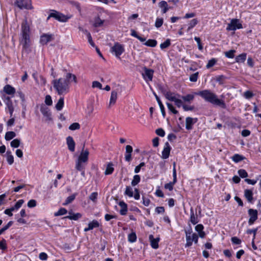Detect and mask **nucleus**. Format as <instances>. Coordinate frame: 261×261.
<instances>
[{"label":"nucleus","instance_id":"864d4df0","mask_svg":"<svg viewBox=\"0 0 261 261\" xmlns=\"http://www.w3.org/2000/svg\"><path fill=\"white\" fill-rule=\"evenodd\" d=\"M236 50L231 49L224 53L225 56L228 58H233L234 57Z\"/></svg>","mask_w":261,"mask_h":261},{"label":"nucleus","instance_id":"f03ea898","mask_svg":"<svg viewBox=\"0 0 261 261\" xmlns=\"http://www.w3.org/2000/svg\"><path fill=\"white\" fill-rule=\"evenodd\" d=\"M30 29L29 25L27 20L23 21L21 24V44L24 48H27L29 46L30 42Z\"/></svg>","mask_w":261,"mask_h":261},{"label":"nucleus","instance_id":"7c9ffc66","mask_svg":"<svg viewBox=\"0 0 261 261\" xmlns=\"http://www.w3.org/2000/svg\"><path fill=\"white\" fill-rule=\"evenodd\" d=\"M76 195L77 194L75 193L68 196L65 200V202L63 203V205H67L68 204L71 203L75 199Z\"/></svg>","mask_w":261,"mask_h":261},{"label":"nucleus","instance_id":"69168bd1","mask_svg":"<svg viewBox=\"0 0 261 261\" xmlns=\"http://www.w3.org/2000/svg\"><path fill=\"white\" fill-rule=\"evenodd\" d=\"M98 193L97 192H93L89 196V199L93 202H95L97 199Z\"/></svg>","mask_w":261,"mask_h":261},{"label":"nucleus","instance_id":"5701e85b","mask_svg":"<svg viewBox=\"0 0 261 261\" xmlns=\"http://www.w3.org/2000/svg\"><path fill=\"white\" fill-rule=\"evenodd\" d=\"M119 205L121 207L120 214L121 215H125L127 211V205L124 201H121L119 202Z\"/></svg>","mask_w":261,"mask_h":261},{"label":"nucleus","instance_id":"bf43d9fd","mask_svg":"<svg viewBox=\"0 0 261 261\" xmlns=\"http://www.w3.org/2000/svg\"><path fill=\"white\" fill-rule=\"evenodd\" d=\"M7 248V246L6 240L4 239H2V240L0 241V249L5 250H6Z\"/></svg>","mask_w":261,"mask_h":261},{"label":"nucleus","instance_id":"052dcab7","mask_svg":"<svg viewBox=\"0 0 261 261\" xmlns=\"http://www.w3.org/2000/svg\"><path fill=\"white\" fill-rule=\"evenodd\" d=\"M243 95L246 99H249L251 98L254 96V94L252 91L248 90L244 93Z\"/></svg>","mask_w":261,"mask_h":261},{"label":"nucleus","instance_id":"c9c22d12","mask_svg":"<svg viewBox=\"0 0 261 261\" xmlns=\"http://www.w3.org/2000/svg\"><path fill=\"white\" fill-rule=\"evenodd\" d=\"M144 44L149 47H155L157 44V41L154 39H148Z\"/></svg>","mask_w":261,"mask_h":261},{"label":"nucleus","instance_id":"f704fd0d","mask_svg":"<svg viewBox=\"0 0 261 261\" xmlns=\"http://www.w3.org/2000/svg\"><path fill=\"white\" fill-rule=\"evenodd\" d=\"M104 20H101L99 17H96L94 18V22L93 26L97 28L101 27L103 23Z\"/></svg>","mask_w":261,"mask_h":261},{"label":"nucleus","instance_id":"f3484780","mask_svg":"<svg viewBox=\"0 0 261 261\" xmlns=\"http://www.w3.org/2000/svg\"><path fill=\"white\" fill-rule=\"evenodd\" d=\"M149 240L150 242V245L152 248L156 249L159 248V238L154 239L152 234H150L149 236Z\"/></svg>","mask_w":261,"mask_h":261},{"label":"nucleus","instance_id":"49530a36","mask_svg":"<svg viewBox=\"0 0 261 261\" xmlns=\"http://www.w3.org/2000/svg\"><path fill=\"white\" fill-rule=\"evenodd\" d=\"M20 141L18 139H15L11 142L10 145L12 147L17 148L19 146Z\"/></svg>","mask_w":261,"mask_h":261},{"label":"nucleus","instance_id":"423d86ee","mask_svg":"<svg viewBox=\"0 0 261 261\" xmlns=\"http://www.w3.org/2000/svg\"><path fill=\"white\" fill-rule=\"evenodd\" d=\"M242 24L239 22L238 19L234 18L231 20L230 23L228 24L227 31H236L237 29H242Z\"/></svg>","mask_w":261,"mask_h":261},{"label":"nucleus","instance_id":"f8f14e48","mask_svg":"<svg viewBox=\"0 0 261 261\" xmlns=\"http://www.w3.org/2000/svg\"><path fill=\"white\" fill-rule=\"evenodd\" d=\"M171 147L168 142L165 144L164 149L162 153V158L163 159H167L169 158Z\"/></svg>","mask_w":261,"mask_h":261},{"label":"nucleus","instance_id":"0e129e2a","mask_svg":"<svg viewBox=\"0 0 261 261\" xmlns=\"http://www.w3.org/2000/svg\"><path fill=\"white\" fill-rule=\"evenodd\" d=\"M175 184V182H174L173 181L166 184L164 186V188L166 189L169 190L170 191H172L173 189V186Z\"/></svg>","mask_w":261,"mask_h":261},{"label":"nucleus","instance_id":"a211bd4d","mask_svg":"<svg viewBox=\"0 0 261 261\" xmlns=\"http://www.w3.org/2000/svg\"><path fill=\"white\" fill-rule=\"evenodd\" d=\"M99 226V222L96 220H93L92 221L90 222L88 224V227H86L84 229V231L87 232L90 230L93 229L94 228H97Z\"/></svg>","mask_w":261,"mask_h":261},{"label":"nucleus","instance_id":"5fc2aeb1","mask_svg":"<svg viewBox=\"0 0 261 261\" xmlns=\"http://www.w3.org/2000/svg\"><path fill=\"white\" fill-rule=\"evenodd\" d=\"M80 128V125L77 122L73 123L69 126V129L71 130L79 129Z\"/></svg>","mask_w":261,"mask_h":261},{"label":"nucleus","instance_id":"393cba45","mask_svg":"<svg viewBox=\"0 0 261 261\" xmlns=\"http://www.w3.org/2000/svg\"><path fill=\"white\" fill-rule=\"evenodd\" d=\"M190 221L194 225L198 223L199 222L197 216H195L194 210L192 207L190 209Z\"/></svg>","mask_w":261,"mask_h":261},{"label":"nucleus","instance_id":"4468645a","mask_svg":"<svg viewBox=\"0 0 261 261\" xmlns=\"http://www.w3.org/2000/svg\"><path fill=\"white\" fill-rule=\"evenodd\" d=\"M53 39L52 35L44 34L41 36L40 42L42 45L46 44Z\"/></svg>","mask_w":261,"mask_h":261},{"label":"nucleus","instance_id":"603ef678","mask_svg":"<svg viewBox=\"0 0 261 261\" xmlns=\"http://www.w3.org/2000/svg\"><path fill=\"white\" fill-rule=\"evenodd\" d=\"M137 240V236L135 232H132L128 234V240L130 243L135 242Z\"/></svg>","mask_w":261,"mask_h":261},{"label":"nucleus","instance_id":"4c0bfd02","mask_svg":"<svg viewBox=\"0 0 261 261\" xmlns=\"http://www.w3.org/2000/svg\"><path fill=\"white\" fill-rule=\"evenodd\" d=\"M141 177L139 175H135L133 177V179L131 182V185L132 186L134 187L138 185L140 181Z\"/></svg>","mask_w":261,"mask_h":261},{"label":"nucleus","instance_id":"e433bc0d","mask_svg":"<svg viewBox=\"0 0 261 261\" xmlns=\"http://www.w3.org/2000/svg\"><path fill=\"white\" fill-rule=\"evenodd\" d=\"M16 136L15 132L12 131L8 132L6 133L5 138L7 141H9Z\"/></svg>","mask_w":261,"mask_h":261},{"label":"nucleus","instance_id":"4be33fe9","mask_svg":"<svg viewBox=\"0 0 261 261\" xmlns=\"http://www.w3.org/2000/svg\"><path fill=\"white\" fill-rule=\"evenodd\" d=\"M69 215L66 216L64 218L69 219L70 220H77L79 219L82 217V214L77 213L74 214L72 211L69 212Z\"/></svg>","mask_w":261,"mask_h":261},{"label":"nucleus","instance_id":"a878e982","mask_svg":"<svg viewBox=\"0 0 261 261\" xmlns=\"http://www.w3.org/2000/svg\"><path fill=\"white\" fill-rule=\"evenodd\" d=\"M180 98L184 101V102L191 103L194 99V95L192 94H188L186 95H180Z\"/></svg>","mask_w":261,"mask_h":261},{"label":"nucleus","instance_id":"39448f33","mask_svg":"<svg viewBox=\"0 0 261 261\" xmlns=\"http://www.w3.org/2000/svg\"><path fill=\"white\" fill-rule=\"evenodd\" d=\"M15 5L20 9H32L31 0H17Z\"/></svg>","mask_w":261,"mask_h":261},{"label":"nucleus","instance_id":"20e7f679","mask_svg":"<svg viewBox=\"0 0 261 261\" xmlns=\"http://www.w3.org/2000/svg\"><path fill=\"white\" fill-rule=\"evenodd\" d=\"M50 11L51 12L47 18V20H48L50 18L52 17L59 21L65 22H67L71 17L70 16L65 15L63 13L55 10H50Z\"/></svg>","mask_w":261,"mask_h":261},{"label":"nucleus","instance_id":"9b49d317","mask_svg":"<svg viewBox=\"0 0 261 261\" xmlns=\"http://www.w3.org/2000/svg\"><path fill=\"white\" fill-rule=\"evenodd\" d=\"M40 111L44 116L46 117V120H51V114L48 107L45 105H42L40 108Z\"/></svg>","mask_w":261,"mask_h":261},{"label":"nucleus","instance_id":"338daca9","mask_svg":"<svg viewBox=\"0 0 261 261\" xmlns=\"http://www.w3.org/2000/svg\"><path fill=\"white\" fill-rule=\"evenodd\" d=\"M37 202L34 199H31L29 200L28 202L27 205L30 208H33L36 206Z\"/></svg>","mask_w":261,"mask_h":261},{"label":"nucleus","instance_id":"3c124183","mask_svg":"<svg viewBox=\"0 0 261 261\" xmlns=\"http://www.w3.org/2000/svg\"><path fill=\"white\" fill-rule=\"evenodd\" d=\"M6 104L8 110L14 109L13 103L9 97H7L6 98Z\"/></svg>","mask_w":261,"mask_h":261},{"label":"nucleus","instance_id":"58836bf2","mask_svg":"<svg viewBox=\"0 0 261 261\" xmlns=\"http://www.w3.org/2000/svg\"><path fill=\"white\" fill-rule=\"evenodd\" d=\"M113 164L112 163H109L105 171V174L106 175H110L114 171V168L112 167Z\"/></svg>","mask_w":261,"mask_h":261},{"label":"nucleus","instance_id":"c03bdc74","mask_svg":"<svg viewBox=\"0 0 261 261\" xmlns=\"http://www.w3.org/2000/svg\"><path fill=\"white\" fill-rule=\"evenodd\" d=\"M67 213V211L66 208L62 207L59 210V211L54 214V216L56 217L65 215Z\"/></svg>","mask_w":261,"mask_h":261},{"label":"nucleus","instance_id":"dca6fc26","mask_svg":"<svg viewBox=\"0 0 261 261\" xmlns=\"http://www.w3.org/2000/svg\"><path fill=\"white\" fill-rule=\"evenodd\" d=\"M133 152V147L129 145L126 146L125 160L126 162H129L132 161V152Z\"/></svg>","mask_w":261,"mask_h":261},{"label":"nucleus","instance_id":"de8ad7c7","mask_svg":"<svg viewBox=\"0 0 261 261\" xmlns=\"http://www.w3.org/2000/svg\"><path fill=\"white\" fill-rule=\"evenodd\" d=\"M217 62V60L215 58H212L211 60H210L207 63V64L206 65V67L207 69H209L213 66H214L216 62Z\"/></svg>","mask_w":261,"mask_h":261},{"label":"nucleus","instance_id":"aec40b11","mask_svg":"<svg viewBox=\"0 0 261 261\" xmlns=\"http://www.w3.org/2000/svg\"><path fill=\"white\" fill-rule=\"evenodd\" d=\"M153 94L155 97V99L158 103V105H159L163 117H165L166 116V112H165L164 107L161 100H160L159 96L156 95V94L154 92H153Z\"/></svg>","mask_w":261,"mask_h":261},{"label":"nucleus","instance_id":"bb28decb","mask_svg":"<svg viewBox=\"0 0 261 261\" xmlns=\"http://www.w3.org/2000/svg\"><path fill=\"white\" fill-rule=\"evenodd\" d=\"M4 92L9 95L14 94L15 93V89L14 88L10 85H6L4 88Z\"/></svg>","mask_w":261,"mask_h":261},{"label":"nucleus","instance_id":"6e6552de","mask_svg":"<svg viewBox=\"0 0 261 261\" xmlns=\"http://www.w3.org/2000/svg\"><path fill=\"white\" fill-rule=\"evenodd\" d=\"M249 216L248 220L249 225H252L258 218V212L256 210L250 208L248 211Z\"/></svg>","mask_w":261,"mask_h":261},{"label":"nucleus","instance_id":"412c9836","mask_svg":"<svg viewBox=\"0 0 261 261\" xmlns=\"http://www.w3.org/2000/svg\"><path fill=\"white\" fill-rule=\"evenodd\" d=\"M244 196L249 202H253V192L251 190L246 189L244 191Z\"/></svg>","mask_w":261,"mask_h":261},{"label":"nucleus","instance_id":"c756f323","mask_svg":"<svg viewBox=\"0 0 261 261\" xmlns=\"http://www.w3.org/2000/svg\"><path fill=\"white\" fill-rule=\"evenodd\" d=\"M231 159L234 162L239 163L244 160L245 157L239 154H235L231 157Z\"/></svg>","mask_w":261,"mask_h":261},{"label":"nucleus","instance_id":"473e14b6","mask_svg":"<svg viewBox=\"0 0 261 261\" xmlns=\"http://www.w3.org/2000/svg\"><path fill=\"white\" fill-rule=\"evenodd\" d=\"M246 59V54L243 53L242 54L237 56L236 57V61L238 63H243L244 62Z\"/></svg>","mask_w":261,"mask_h":261},{"label":"nucleus","instance_id":"a19ab883","mask_svg":"<svg viewBox=\"0 0 261 261\" xmlns=\"http://www.w3.org/2000/svg\"><path fill=\"white\" fill-rule=\"evenodd\" d=\"M84 32L85 34H86V35L87 36V38H88V42L90 43V44L92 46L95 47V45L94 42L92 40V36H91L90 33L87 30L84 31Z\"/></svg>","mask_w":261,"mask_h":261},{"label":"nucleus","instance_id":"2eb2a0df","mask_svg":"<svg viewBox=\"0 0 261 261\" xmlns=\"http://www.w3.org/2000/svg\"><path fill=\"white\" fill-rule=\"evenodd\" d=\"M66 143L68 146V149L71 151L73 152L75 150V143L73 139L71 136H68L66 138Z\"/></svg>","mask_w":261,"mask_h":261},{"label":"nucleus","instance_id":"ea45409f","mask_svg":"<svg viewBox=\"0 0 261 261\" xmlns=\"http://www.w3.org/2000/svg\"><path fill=\"white\" fill-rule=\"evenodd\" d=\"M7 161L9 165H12L14 162V158L10 151H7Z\"/></svg>","mask_w":261,"mask_h":261},{"label":"nucleus","instance_id":"ddd939ff","mask_svg":"<svg viewBox=\"0 0 261 261\" xmlns=\"http://www.w3.org/2000/svg\"><path fill=\"white\" fill-rule=\"evenodd\" d=\"M197 121V118H193L190 117H188L186 119V128L188 130L192 129L193 125Z\"/></svg>","mask_w":261,"mask_h":261},{"label":"nucleus","instance_id":"6ab92c4d","mask_svg":"<svg viewBox=\"0 0 261 261\" xmlns=\"http://www.w3.org/2000/svg\"><path fill=\"white\" fill-rule=\"evenodd\" d=\"M166 97V98L171 101H172L173 100H172V98H175L176 97H180V95L178 94V93H176L175 92H172L171 91H167L165 95H164Z\"/></svg>","mask_w":261,"mask_h":261},{"label":"nucleus","instance_id":"8fccbe9b","mask_svg":"<svg viewBox=\"0 0 261 261\" xmlns=\"http://www.w3.org/2000/svg\"><path fill=\"white\" fill-rule=\"evenodd\" d=\"M186 238L187 243L185 245V247H189L192 245V242H193L192 237V236L188 235L187 233V236H186Z\"/></svg>","mask_w":261,"mask_h":261},{"label":"nucleus","instance_id":"13d9d810","mask_svg":"<svg viewBox=\"0 0 261 261\" xmlns=\"http://www.w3.org/2000/svg\"><path fill=\"white\" fill-rule=\"evenodd\" d=\"M238 174L242 178H246L248 175L246 171L244 169H240L238 170Z\"/></svg>","mask_w":261,"mask_h":261},{"label":"nucleus","instance_id":"f257e3e1","mask_svg":"<svg viewBox=\"0 0 261 261\" xmlns=\"http://www.w3.org/2000/svg\"><path fill=\"white\" fill-rule=\"evenodd\" d=\"M195 94L199 95L205 101L212 103L213 105L220 107L221 108H226V103L222 99H219L217 95L210 90H204L195 93Z\"/></svg>","mask_w":261,"mask_h":261},{"label":"nucleus","instance_id":"9d476101","mask_svg":"<svg viewBox=\"0 0 261 261\" xmlns=\"http://www.w3.org/2000/svg\"><path fill=\"white\" fill-rule=\"evenodd\" d=\"M84 147L85 145H83L82 151L77 159V161L83 163H86L88 161L89 154V152L88 149H86L85 150H84Z\"/></svg>","mask_w":261,"mask_h":261},{"label":"nucleus","instance_id":"79ce46f5","mask_svg":"<svg viewBox=\"0 0 261 261\" xmlns=\"http://www.w3.org/2000/svg\"><path fill=\"white\" fill-rule=\"evenodd\" d=\"M124 194L129 197H132L134 194L132 188L130 186H126Z\"/></svg>","mask_w":261,"mask_h":261},{"label":"nucleus","instance_id":"6e6d98bb","mask_svg":"<svg viewBox=\"0 0 261 261\" xmlns=\"http://www.w3.org/2000/svg\"><path fill=\"white\" fill-rule=\"evenodd\" d=\"M166 105L169 111L172 112L174 114H177L178 113L171 103L167 102Z\"/></svg>","mask_w":261,"mask_h":261},{"label":"nucleus","instance_id":"09e8293b","mask_svg":"<svg viewBox=\"0 0 261 261\" xmlns=\"http://www.w3.org/2000/svg\"><path fill=\"white\" fill-rule=\"evenodd\" d=\"M179 97H176L175 98H172V100H173V102H174L175 103V105L178 107V108H180L181 107H182V105H184L183 104V102L179 98Z\"/></svg>","mask_w":261,"mask_h":261},{"label":"nucleus","instance_id":"1a4fd4ad","mask_svg":"<svg viewBox=\"0 0 261 261\" xmlns=\"http://www.w3.org/2000/svg\"><path fill=\"white\" fill-rule=\"evenodd\" d=\"M144 72L142 73V75L146 81H151L152 80L153 74L154 71L152 69H148L146 67H143Z\"/></svg>","mask_w":261,"mask_h":261},{"label":"nucleus","instance_id":"c85d7f7f","mask_svg":"<svg viewBox=\"0 0 261 261\" xmlns=\"http://www.w3.org/2000/svg\"><path fill=\"white\" fill-rule=\"evenodd\" d=\"M117 98V92L116 91H112L111 92L109 106L113 105L116 103Z\"/></svg>","mask_w":261,"mask_h":261},{"label":"nucleus","instance_id":"e2e57ef3","mask_svg":"<svg viewBox=\"0 0 261 261\" xmlns=\"http://www.w3.org/2000/svg\"><path fill=\"white\" fill-rule=\"evenodd\" d=\"M198 72H197L194 74H192L190 76V81L192 82H195L197 81L198 76Z\"/></svg>","mask_w":261,"mask_h":261},{"label":"nucleus","instance_id":"cd10ccee","mask_svg":"<svg viewBox=\"0 0 261 261\" xmlns=\"http://www.w3.org/2000/svg\"><path fill=\"white\" fill-rule=\"evenodd\" d=\"M159 6L162 9L163 13H166L169 9L168 7L167 3L165 1L160 2L159 4Z\"/></svg>","mask_w":261,"mask_h":261},{"label":"nucleus","instance_id":"7ed1b4c3","mask_svg":"<svg viewBox=\"0 0 261 261\" xmlns=\"http://www.w3.org/2000/svg\"><path fill=\"white\" fill-rule=\"evenodd\" d=\"M54 88L57 90L59 95L68 92L69 86L68 82L63 79L60 78L53 81Z\"/></svg>","mask_w":261,"mask_h":261},{"label":"nucleus","instance_id":"680f3d73","mask_svg":"<svg viewBox=\"0 0 261 261\" xmlns=\"http://www.w3.org/2000/svg\"><path fill=\"white\" fill-rule=\"evenodd\" d=\"M83 162L76 161L75 164V168L78 171H83L84 169V167L82 165Z\"/></svg>","mask_w":261,"mask_h":261},{"label":"nucleus","instance_id":"4d7b16f0","mask_svg":"<svg viewBox=\"0 0 261 261\" xmlns=\"http://www.w3.org/2000/svg\"><path fill=\"white\" fill-rule=\"evenodd\" d=\"M163 18H157L155 22V27L157 28H160L163 25Z\"/></svg>","mask_w":261,"mask_h":261},{"label":"nucleus","instance_id":"774afa93","mask_svg":"<svg viewBox=\"0 0 261 261\" xmlns=\"http://www.w3.org/2000/svg\"><path fill=\"white\" fill-rule=\"evenodd\" d=\"M155 133L159 136L163 137L165 135V133L164 129L162 128H159L156 129Z\"/></svg>","mask_w":261,"mask_h":261},{"label":"nucleus","instance_id":"37998d69","mask_svg":"<svg viewBox=\"0 0 261 261\" xmlns=\"http://www.w3.org/2000/svg\"><path fill=\"white\" fill-rule=\"evenodd\" d=\"M171 45V41L170 39H167L165 42L160 44V48L164 49L168 48Z\"/></svg>","mask_w":261,"mask_h":261},{"label":"nucleus","instance_id":"0eeeda50","mask_svg":"<svg viewBox=\"0 0 261 261\" xmlns=\"http://www.w3.org/2000/svg\"><path fill=\"white\" fill-rule=\"evenodd\" d=\"M111 50L115 53L117 58L120 59V56L124 51V46L118 42H116L111 48Z\"/></svg>","mask_w":261,"mask_h":261},{"label":"nucleus","instance_id":"72a5a7b5","mask_svg":"<svg viewBox=\"0 0 261 261\" xmlns=\"http://www.w3.org/2000/svg\"><path fill=\"white\" fill-rule=\"evenodd\" d=\"M64 98L63 97H61L57 103L56 105V106H55V108L56 109L58 110V111H60L62 109V108H63L64 107Z\"/></svg>","mask_w":261,"mask_h":261},{"label":"nucleus","instance_id":"b1692460","mask_svg":"<svg viewBox=\"0 0 261 261\" xmlns=\"http://www.w3.org/2000/svg\"><path fill=\"white\" fill-rule=\"evenodd\" d=\"M227 79V77L224 75H219L216 76L214 78V80L219 83V85H223L225 84L226 80Z\"/></svg>","mask_w":261,"mask_h":261},{"label":"nucleus","instance_id":"a18cd8bd","mask_svg":"<svg viewBox=\"0 0 261 261\" xmlns=\"http://www.w3.org/2000/svg\"><path fill=\"white\" fill-rule=\"evenodd\" d=\"M198 23V20L197 19H193L191 20L189 23V26L187 29V31L189 32L190 30L193 28Z\"/></svg>","mask_w":261,"mask_h":261},{"label":"nucleus","instance_id":"2f4dec72","mask_svg":"<svg viewBox=\"0 0 261 261\" xmlns=\"http://www.w3.org/2000/svg\"><path fill=\"white\" fill-rule=\"evenodd\" d=\"M72 77H73V82H74V83L76 84L77 83V81L75 75L72 74L71 73H67L66 75V79L64 80H67L68 82V84H69V83L70 82Z\"/></svg>","mask_w":261,"mask_h":261}]
</instances>
